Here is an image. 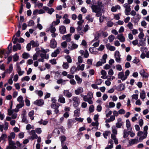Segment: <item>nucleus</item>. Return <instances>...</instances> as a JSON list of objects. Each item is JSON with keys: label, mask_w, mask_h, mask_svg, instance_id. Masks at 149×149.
I'll return each instance as SVG.
<instances>
[{"label": "nucleus", "mask_w": 149, "mask_h": 149, "mask_svg": "<svg viewBox=\"0 0 149 149\" xmlns=\"http://www.w3.org/2000/svg\"><path fill=\"white\" fill-rule=\"evenodd\" d=\"M96 3L95 0H92L91 3V7L93 12H97L101 10L102 6V3L101 1L99 0L97 1V5H96Z\"/></svg>", "instance_id": "obj_1"}, {"label": "nucleus", "mask_w": 149, "mask_h": 149, "mask_svg": "<svg viewBox=\"0 0 149 149\" xmlns=\"http://www.w3.org/2000/svg\"><path fill=\"white\" fill-rule=\"evenodd\" d=\"M93 93L91 91H88L87 95L84 96L83 100L85 102H87L90 104L93 103Z\"/></svg>", "instance_id": "obj_2"}, {"label": "nucleus", "mask_w": 149, "mask_h": 149, "mask_svg": "<svg viewBox=\"0 0 149 149\" xmlns=\"http://www.w3.org/2000/svg\"><path fill=\"white\" fill-rule=\"evenodd\" d=\"M148 129V126L146 125L143 128L144 132L139 131L137 135L140 136L139 139L142 140L145 139L147 135V130Z\"/></svg>", "instance_id": "obj_3"}, {"label": "nucleus", "mask_w": 149, "mask_h": 149, "mask_svg": "<svg viewBox=\"0 0 149 149\" xmlns=\"http://www.w3.org/2000/svg\"><path fill=\"white\" fill-rule=\"evenodd\" d=\"M72 100L73 101L72 105L75 108H76L80 103V99L77 96L73 97H72Z\"/></svg>", "instance_id": "obj_4"}, {"label": "nucleus", "mask_w": 149, "mask_h": 149, "mask_svg": "<svg viewBox=\"0 0 149 149\" xmlns=\"http://www.w3.org/2000/svg\"><path fill=\"white\" fill-rule=\"evenodd\" d=\"M78 46V45L74 43L73 41L71 42L68 45V48L70 51L73 50L77 49Z\"/></svg>", "instance_id": "obj_5"}, {"label": "nucleus", "mask_w": 149, "mask_h": 149, "mask_svg": "<svg viewBox=\"0 0 149 149\" xmlns=\"http://www.w3.org/2000/svg\"><path fill=\"white\" fill-rule=\"evenodd\" d=\"M97 36H95V38L92 40V42H94L96 41L93 44V46L94 47H98L99 45L100 41L97 40L98 39L99 37L100 36V34L98 33L97 32L96 33Z\"/></svg>", "instance_id": "obj_6"}, {"label": "nucleus", "mask_w": 149, "mask_h": 149, "mask_svg": "<svg viewBox=\"0 0 149 149\" xmlns=\"http://www.w3.org/2000/svg\"><path fill=\"white\" fill-rule=\"evenodd\" d=\"M124 7L125 8V13L127 15H130V12L131 11V6L127 3H125L123 5Z\"/></svg>", "instance_id": "obj_7"}, {"label": "nucleus", "mask_w": 149, "mask_h": 149, "mask_svg": "<svg viewBox=\"0 0 149 149\" xmlns=\"http://www.w3.org/2000/svg\"><path fill=\"white\" fill-rule=\"evenodd\" d=\"M114 57L115 58L116 61L117 63H120L121 60L120 58V53L118 51H116L115 52Z\"/></svg>", "instance_id": "obj_8"}, {"label": "nucleus", "mask_w": 149, "mask_h": 149, "mask_svg": "<svg viewBox=\"0 0 149 149\" xmlns=\"http://www.w3.org/2000/svg\"><path fill=\"white\" fill-rule=\"evenodd\" d=\"M9 145L7 147V149H15L16 148V146L14 141H9Z\"/></svg>", "instance_id": "obj_9"}, {"label": "nucleus", "mask_w": 149, "mask_h": 149, "mask_svg": "<svg viewBox=\"0 0 149 149\" xmlns=\"http://www.w3.org/2000/svg\"><path fill=\"white\" fill-rule=\"evenodd\" d=\"M72 34L71 33L68 34L66 35H63L62 37V39L63 40H66V41L67 42H70L71 40V36Z\"/></svg>", "instance_id": "obj_10"}, {"label": "nucleus", "mask_w": 149, "mask_h": 149, "mask_svg": "<svg viewBox=\"0 0 149 149\" xmlns=\"http://www.w3.org/2000/svg\"><path fill=\"white\" fill-rule=\"evenodd\" d=\"M30 135H31V138L32 139H34L38 138V135L36 134L35 131L34 130H32L31 131H28Z\"/></svg>", "instance_id": "obj_11"}, {"label": "nucleus", "mask_w": 149, "mask_h": 149, "mask_svg": "<svg viewBox=\"0 0 149 149\" xmlns=\"http://www.w3.org/2000/svg\"><path fill=\"white\" fill-rule=\"evenodd\" d=\"M43 9L46 11V12L50 15H51L52 13L54 11V10L53 8H49L46 6H44L43 7Z\"/></svg>", "instance_id": "obj_12"}, {"label": "nucleus", "mask_w": 149, "mask_h": 149, "mask_svg": "<svg viewBox=\"0 0 149 149\" xmlns=\"http://www.w3.org/2000/svg\"><path fill=\"white\" fill-rule=\"evenodd\" d=\"M8 123L7 122H5L4 125H1L0 127V130L2 132L3 130H6L8 129Z\"/></svg>", "instance_id": "obj_13"}, {"label": "nucleus", "mask_w": 149, "mask_h": 149, "mask_svg": "<svg viewBox=\"0 0 149 149\" xmlns=\"http://www.w3.org/2000/svg\"><path fill=\"white\" fill-rule=\"evenodd\" d=\"M139 141L138 138L133 139H130L129 142V143L130 146H132L134 144H136L139 143Z\"/></svg>", "instance_id": "obj_14"}, {"label": "nucleus", "mask_w": 149, "mask_h": 149, "mask_svg": "<svg viewBox=\"0 0 149 149\" xmlns=\"http://www.w3.org/2000/svg\"><path fill=\"white\" fill-rule=\"evenodd\" d=\"M34 104L37 105L38 106H40L44 104V102L43 100L40 99L37 100L33 102Z\"/></svg>", "instance_id": "obj_15"}, {"label": "nucleus", "mask_w": 149, "mask_h": 149, "mask_svg": "<svg viewBox=\"0 0 149 149\" xmlns=\"http://www.w3.org/2000/svg\"><path fill=\"white\" fill-rule=\"evenodd\" d=\"M57 45V42L54 39H52L51 40L50 46L52 48H55Z\"/></svg>", "instance_id": "obj_16"}, {"label": "nucleus", "mask_w": 149, "mask_h": 149, "mask_svg": "<svg viewBox=\"0 0 149 149\" xmlns=\"http://www.w3.org/2000/svg\"><path fill=\"white\" fill-rule=\"evenodd\" d=\"M107 49L111 51H114L116 49V47L113 46H111L109 43H107L106 45Z\"/></svg>", "instance_id": "obj_17"}, {"label": "nucleus", "mask_w": 149, "mask_h": 149, "mask_svg": "<svg viewBox=\"0 0 149 149\" xmlns=\"http://www.w3.org/2000/svg\"><path fill=\"white\" fill-rule=\"evenodd\" d=\"M64 95L68 97H70L72 96V94L69 90H64L63 92Z\"/></svg>", "instance_id": "obj_18"}, {"label": "nucleus", "mask_w": 149, "mask_h": 149, "mask_svg": "<svg viewBox=\"0 0 149 149\" xmlns=\"http://www.w3.org/2000/svg\"><path fill=\"white\" fill-rule=\"evenodd\" d=\"M99 123L98 121H95V122H93L91 124V125L93 126H95V127H93L92 128V130H97L98 128V126Z\"/></svg>", "instance_id": "obj_19"}, {"label": "nucleus", "mask_w": 149, "mask_h": 149, "mask_svg": "<svg viewBox=\"0 0 149 149\" xmlns=\"http://www.w3.org/2000/svg\"><path fill=\"white\" fill-rule=\"evenodd\" d=\"M77 109L74 111V116L76 117H78L80 116V109L79 108L77 107Z\"/></svg>", "instance_id": "obj_20"}, {"label": "nucleus", "mask_w": 149, "mask_h": 149, "mask_svg": "<svg viewBox=\"0 0 149 149\" xmlns=\"http://www.w3.org/2000/svg\"><path fill=\"white\" fill-rule=\"evenodd\" d=\"M141 18V16L137 14L136 16H134L132 18L134 20V22L135 24L139 22V19Z\"/></svg>", "instance_id": "obj_21"}, {"label": "nucleus", "mask_w": 149, "mask_h": 149, "mask_svg": "<svg viewBox=\"0 0 149 149\" xmlns=\"http://www.w3.org/2000/svg\"><path fill=\"white\" fill-rule=\"evenodd\" d=\"M139 73L143 77L147 78L148 75L147 73L143 69L141 70L139 72Z\"/></svg>", "instance_id": "obj_22"}, {"label": "nucleus", "mask_w": 149, "mask_h": 149, "mask_svg": "<svg viewBox=\"0 0 149 149\" xmlns=\"http://www.w3.org/2000/svg\"><path fill=\"white\" fill-rule=\"evenodd\" d=\"M58 101L61 103L64 104L65 102V99L62 95H60L58 96Z\"/></svg>", "instance_id": "obj_23"}, {"label": "nucleus", "mask_w": 149, "mask_h": 149, "mask_svg": "<svg viewBox=\"0 0 149 149\" xmlns=\"http://www.w3.org/2000/svg\"><path fill=\"white\" fill-rule=\"evenodd\" d=\"M113 142L112 140H109L108 145L105 149H111L113 148Z\"/></svg>", "instance_id": "obj_24"}, {"label": "nucleus", "mask_w": 149, "mask_h": 149, "mask_svg": "<svg viewBox=\"0 0 149 149\" xmlns=\"http://www.w3.org/2000/svg\"><path fill=\"white\" fill-rule=\"evenodd\" d=\"M56 29L54 26V25L52 24V25L50 26V27L49 28V29H47L46 30V31H50V32L52 33H54L55 32Z\"/></svg>", "instance_id": "obj_25"}, {"label": "nucleus", "mask_w": 149, "mask_h": 149, "mask_svg": "<svg viewBox=\"0 0 149 149\" xmlns=\"http://www.w3.org/2000/svg\"><path fill=\"white\" fill-rule=\"evenodd\" d=\"M120 7L119 5H117L115 6H113L111 7V10L112 12H116L117 9H120Z\"/></svg>", "instance_id": "obj_26"}, {"label": "nucleus", "mask_w": 149, "mask_h": 149, "mask_svg": "<svg viewBox=\"0 0 149 149\" xmlns=\"http://www.w3.org/2000/svg\"><path fill=\"white\" fill-rule=\"evenodd\" d=\"M84 91L82 88L80 87L78 88L77 90L75 91V93L77 95H79L80 93H82Z\"/></svg>", "instance_id": "obj_27"}, {"label": "nucleus", "mask_w": 149, "mask_h": 149, "mask_svg": "<svg viewBox=\"0 0 149 149\" xmlns=\"http://www.w3.org/2000/svg\"><path fill=\"white\" fill-rule=\"evenodd\" d=\"M21 49V45L19 44H17L13 46V50L14 52L16 51L17 49L20 50Z\"/></svg>", "instance_id": "obj_28"}, {"label": "nucleus", "mask_w": 149, "mask_h": 149, "mask_svg": "<svg viewBox=\"0 0 149 149\" xmlns=\"http://www.w3.org/2000/svg\"><path fill=\"white\" fill-rule=\"evenodd\" d=\"M117 38L121 42H124L125 41V38L122 34L118 35Z\"/></svg>", "instance_id": "obj_29"}, {"label": "nucleus", "mask_w": 149, "mask_h": 149, "mask_svg": "<svg viewBox=\"0 0 149 149\" xmlns=\"http://www.w3.org/2000/svg\"><path fill=\"white\" fill-rule=\"evenodd\" d=\"M15 134L14 132H12L10 134V135L8 136V141H12V139H14L15 137Z\"/></svg>", "instance_id": "obj_30"}, {"label": "nucleus", "mask_w": 149, "mask_h": 149, "mask_svg": "<svg viewBox=\"0 0 149 149\" xmlns=\"http://www.w3.org/2000/svg\"><path fill=\"white\" fill-rule=\"evenodd\" d=\"M13 65L12 64H10L9 66V68L8 69H7L5 71V72L8 73H11L13 71Z\"/></svg>", "instance_id": "obj_31"}, {"label": "nucleus", "mask_w": 149, "mask_h": 149, "mask_svg": "<svg viewBox=\"0 0 149 149\" xmlns=\"http://www.w3.org/2000/svg\"><path fill=\"white\" fill-rule=\"evenodd\" d=\"M60 49L58 48L55 50L52 54V56L53 57H56L57 56V54L60 53Z\"/></svg>", "instance_id": "obj_32"}, {"label": "nucleus", "mask_w": 149, "mask_h": 149, "mask_svg": "<svg viewBox=\"0 0 149 149\" xmlns=\"http://www.w3.org/2000/svg\"><path fill=\"white\" fill-rule=\"evenodd\" d=\"M81 29L82 27L81 26H78L77 28V31L78 33L81 36H83V33L81 30Z\"/></svg>", "instance_id": "obj_33"}, {"label": "nucleus", "mask_w": 149, "mask_h": 149, "mask_svg": "<svg viewBox=\"0 0 149 149\" xmlns=\"http://www.w3.org/2000/svg\"><path fill=\"white\" fill-rule=\"evenodd\" d=\"M30 42L32 47H37L39 45L38 42L37 41H34L33 40H32Z\"/></svg>", "instance_id": "obj_34"}, {"label": "nucleus", "mask_w": 149, "mask_h": 149, "mask_svg": "<svg viewBox=\"0 0 149 149\" xmlns=\"http://www.w3.org/2000/svg\"><path fill=\"white\" fill-rule=\"evenodd\" d=\"M60 33L62 34L65 33L66 32L65 27L63 26H61L59 29Z\"/></svg>", "instance_id": "obj_35"}, {"label": "nucleus", "mask_w": 149, "mask_h": 149, "mask_svg": "<svg viewBox=\"0 0 149 149\" xmlns=\"http://www.w3.org/2000/svg\"><path fill=\"white\" fill-rule=\"evenodd\" d=\"M107 55L105 54L103 56L102 58L100 60V61L103 64L106 63V59L107 58Z\"/></svg>", "instance_id": "obj_36"}, {"label": "nucleus", "mask_w": 149, "mask_h": 149, "mask_svg": "<svg viewBox=\"0 0 149 149\" xmlns=\"http://www.w3.org/2000/svg\"><path fill=\"white\" fill-rule=\"evenodd\" d=\"M140 97L143 100L146 97V93L144 91H142L140 93Z\"/></svg>", "instance_id": "obj_37"}, {"label": "nucleus", "mask_w": 149, "mask_h": 149, "mask_svg": "<svg viewBox=\"0 0 149 149\" xmlns=\"http://www.w3.org/2000/svg\"><path fill=\"white\" fill-rule=\"evenodd\" d=\"M126 126L128 130H131L132 129L131 127L130 122L129 119L126 120Z\"/></svg>", "instance_id": "obj_38"}, {"label": "nucleus", "mask_w": 149, "mask_h": 149, "mask_svg": "<svg viewBox=\"0 0 149 149\" xmlns=\"http://www.w3.org/2000/svg\"><path fill=\"white\" fill-rule=\"evenodd\" d=\"M59 107V105L58 103L55 104H52L51 105V107L54 109H58Z\"/></svg>", "instance_id": "obj_39"}, {"label": "nucleus", "mask_w": 149, "mask_h": 149, "mask_svg": "<svg viewBox=\"0 0 149 149\" xmlns=\"http://www.w3.org/2000/svg\"><path fill=\"white\" fill-rule=\"evenodd\" d=\"M34 111L33 110H32L29 113V116L31 120H33L34 119V117L33 116L34 114Z\"/></svg>", "instance_id": "obj_40"}, {"label": "nucleus", "mask_w": 149, "mask_h": 149, "mask_svg": "<svg viewBox=\"0 0 149 149\" xmlns=\"http://www.w3.org/2000/svg\"><path fill=\"white\" fill-rule=\"evenodd\" d=\"M75 78L78 84H80L81 83L82 79L80 78L77 75H75Z\"/></svg>", "instance_id": "obj_41"}, {"label": "nucleus", "mask_w": 149, "mask_h": 149, "mask_svg": "<svg viewBox=\"0 0 149 149\" xmlns=\"http://www.w3.org/2000/svg\"><path fill=\"white\" fill-rule=\"evenodd\" d=\"M84 67L85 65L84 64H82L81 65H79L77 67V70L83 71L84 70Z\"/></svg>", "instance_id": "obj_42"}, {"label": "nucleus", "mask_w": 149, "mask_h": 149, "mask_svg": "<svg viewBox=\"0 0 149 149\" xmlns=\"http://www.w3.org/2000/svg\"><path fill=\"white\" fill-rule=\"evenodd\" d=\"M66 138L64 135L60 137L61 144L65 143V141L66 140Z\"/></svg>", "instance_id": "obj_43"}, {"label": "nucleus", "mask_w": 149, "mask_h": 149, "mask_svg": "<svg viewBox=\"0 0 149 149\" xmlns=\"http://www.w3.org/2000/svg\"><path fill=\"white\" fill-rule=\"evenodd\" d=\"M17 101L19 103H22V104L24 103V101L23 100V97L22 96H19L17 98Z\"/></svg>", "instance_id": "obj_44"}, {"label": "nucleus", "mask_w": 149, "mask_h": 149, "mask_svg": "<svg viewBox=\"0 0 149 149\" xmlns=\"http://www.w3.org/2000/svg\"><path fill=\"white\" fill-rule=\"evenodd\" d=\"M40 56L41 58L46 59H48L49 58L48 54H47L46 53H41L40 54Z\"/></svg>", "instance_id": "obj_45"}, {"label": "nucleus", "mask_w": 149, "mask_h": 149, "mask_svg": "<svg viewBox=\"0 0 149 149\" xmlns=\"http://www.w3.org/2000/svg\"><path fill=\"white\" fill-rule=\"evenodd\" d=\"M118 89L120 91H123L125 89V85L123 84H120L118 87Z\"/></svg>", "instance_id": "obj_46"}, {"label": "nucleus", "mask_w": 149, "mask_h": 149, "mask_svg": "<svg viewBox=\"0 0 149 149\" xmlns=\"http://www.w3.org/2000/svg\"><path fill=\"white\" fill-rule=\"evenodd\" d=\"M86 19L89 22H92L93 21V18L91 17L90 15H88L86 17Z\"/></svg>", "instance_id": "obj_47"}, {"label": "nucleus", "mask_w": 149, "mask_h": 149, "mask_svg": "<svg viewBox=\"0 0 149 149\" xmlns=\"http://www.w3.org/2000/svg\"><path fill=\"white\" fill-rule=\"evenodd\" d=\"M111 134V132L109 131H106L103 133V135L104 137L107 139L108 136L110 135Z\"/></svg>", "instance_id": "obj_48"}, {"label": "nucleus", "mask_w": 149, "mask_h": 149, "mask_svg": "<svg viewBox=\"0 0 149 149\" xmlns=\"http://www.w3.org/2000/svg\"><path fill=\"white\" fill-rule=\"evenodd\" d=\"M77 70V67L76 68L74 66H73L71 68L70 72L72 74H74V72Z\"/></svg>", "instance_id": "obj_49"}, {"label": "nucleus", "mask_w": 149, "mask_h": 149, "mask_svg": "<svg viewBox=\"0 0 149 149\" xmlns=\"http://www.w3.org/2000/svg\"><path fill=\"white\" fill-rule=\"evenodd\" d=\"M73 125V121L71 120L70 119L68 120L67 125L68 127L69 128H70L72 127V125Z\"/></svg>", "instance_id": "obj_50"}, {"label": "nucleus", "mask_w": 149, "mask_h": 149, "mask_svg": "<svg viewBox=\"0 0 149 149\" xmlns=\"http://www.w3.org/2000/svg\"><path fill=\"white\" fill-rule=\"evenodd\" d=\"M145 41L146 40H143V39H141V40H139V44L138 45V46H139L140 45H144L145 44Z\"/></svg>", "instance_id": "obj_51"}, {"label": "nucleus", "mask_w": 149, "mask_h": 149, "mask_svg": "<svg viewBox=\"0 0 149 149\" xmlns=\"http://www.w3.org/2000/svg\"><path fill=\"white\" fill-rule=\"evenodd\" d=\"M23 58L24 59H27L29 57L30 55L28 53L24 52L22 54Z\"/></svg>", "instance_id": "obj_52"}, {"label": "nucleus", "mask_w": 149, "mask_h": 149, "mask_svg": "<svg viewBox=\"0 0 149 149\" xmlns=\"http://www.w3.org/2000/svg\"><path fill=\"white\" fill-rule=\"evenodd\" d=\"M66 81V80H63L62 79H60L57 81V83L58 84H65V82Z\"/></svg>", "instance_id": "obj_53"}, {"label": "nucleus", "mask_w": 149, "mask_h": 149, "mask_svg": "<svg viewBox=\"0 0 149 149\" xmlns=\"http://www.w3.org/2000/svg\"><path fill=\"white\" fill-rule=\"evenodd\" d=\"M123 122H121L120 123L117 122L116 124V126L118 128H120L123 125Z\"/></svg>", "instance_id": "obj_54"}, {"label": "nucleus", "mask_w": 149, "mask_h": 149, "mask_svg": "<svg viewBox=\"0 0 149 149\" xmlns=\"http://www.w3.org/2000/svg\"><path fill=\"white\" fill-rule=\"evenodd\" d=\"M22 122L26 124L28 123V120L26 119V116L24 115L22 116Z\"/></svg>", "instance_id": "obj_55"}, {"label": "nucleus", "mask_w": 149, "mask_h": 149, "mask_svg": "<svg viewBox=\"0 0 149 149\" xmlns=\"http://www.w3.org/2000/svg\"><path fill=\"white\" fill-rule=\"evenodd\" d=\"M69 65L67 62H64L62 65V67L63 68L65 69H67L69 67Z\"/></svg>", "instance_id": "obj_56"}, {"label": "nucleus", "mask_w": 149, "mask_h": 149, "mask_svg": "<svg viewBox=\"0 0 149 149\" xmlns=\"http://www.w3.org/2000/svg\"><path fill=\"white\" fill-rule=\"evenodd\" d=\"M127 26L130 30L132 29L133 28V25L131 22H129Z\"/></svg>", "instance_id": "obj_57"}, {"label": "nucleus", "mask_w": 149, "mask_h": 149, "mask_svg": "<svg viewBox=\"0 0 149 149\" xmlns=\"http://www.w3.org/2000/svg\"><path fill=\"white\" fill-rule=\"evenodd\" d=\"M112 130L113 134H117V130L116 128L114 127H112Z\"/></svg>", "instance_id": "obj_58"}, {"label": "nucleus", "mask_w": 149, "mask_h": 149, "mask_svg": "<svg viewBox=\"0 0 149 149\" xmlns=\"http://www.w3.org/2000/svg\"><path fill=\"white\" fill-rule=\"evenodd\" d=\"M115 36L113 35L110 36L108 37V39L110 42H112L114 39Z\"/></svg>", "instance_id": "obj_59"}, {"label": "nucleus", "mask_w": 149, "mask_h": 149, "mask_svg": "<svg viewBox=\"0 0 149 149\" xmlns=\"http://www.w3.org/2000/svg\"><path fill=\"white\" fill-rule=\"evenodd\" d=\"M30 79V77L28 76H26L22 78L21 80L22 81H28Z\"/></svg>", "instance_id": "obj_60"}, {"label": "nucleus", "mask_w": 149, "mask_h": 149, "mask_svg": "<svg viewBox=\"0 0 149 149\" xmlns=\"http://www.w3.org/2000/svg\"><path fill=\"white\" fill-rule=\"evenodd\" d=\"M67 42L66 41H64L61 43V46L63 48H65L67 47L68 45Z\"/></svg>", "instance_id": "obj_61"}, {"label": "nucleus", "mask_w": 149, "mask_h": 149, "mask_svg": "<svg viewBox=\"0 0 149 149\" xmlns=\"http://www.w3.org/2000/svg\"><path fill=\"white\" fill-rule=\"evenodd\" d=\"M34 25V23L33 20H31L29 21L27 25L28 26H33Z\"/></svg>", "instance_id": "obj_62"}, {"label": "nucleus", "mask_w": 149, "mask_h": 149, "mask_svg": "<svg viewBox=\"0 0 149 149\" xmlns=\"http://www.w3.org/2000/svg\"><path fill=\"white\" fill-rule=\"evenodd\" d=\"M19 56L16 54H15L13 56V60L14 61H17L19 59Z\"/></svg>", "instance_id": "obj_63"}, {"label": "nucleus", "mask_w": 149, "mask_h": 149, "mask_svg": "<svg viewBox=\"0 0 149 149\" xmlns=\"http://www.w3.org/2000/svg\"><path fill=\"white\" fill-rule=\"evenodd\" d=\"M109 108H112L114 107L115 106V104L113 102H109Z\"/></svg>", "instance_id": "obj_64"}]
</instances>
